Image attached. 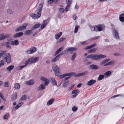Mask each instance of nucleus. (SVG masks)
Listing matches in <instances>:
<instances>
[{"instance_id":"nucleus-55","label":"nucleus","mask_w":124,"mask_h":124,"mask_svg":"<svg viewBox=\"0 0 124 124\" xmlns=\"http://www.w3.org/2000/svg\"><path fill=\"white\" fill-rule=\"evenodd\" d=\"M113 55H114L115 56H120L121 55V54H120L117 53H116L114 54H113Z\"/></svg>"},{"instance_id":"nucleus-34","label":"nucleus","mask_w":124,"mask_h":124,"mask_svg":"<svg viewBox=\"0 0 124 124\" xmlns=\"http://www.w3.org/2000/svg\"><path fill=\"white\" fill-rule=\"evenodd\" d=\"M14 88L16 89H18L20 88V85L18 83H16L15 84Z\"/></svg>"},{"instance_id":"nucleus-22","label":"nucleus","mask_w":124,"mask_h":124,"mask_svg":"<svg viewBox=\"0 0 124 124\" xmlns=\"http://www.w3.org/2000/svg\"><path fill=\"white\" fill-rule=\"evenodd\" d=\"M46 87L45 85L43 84H41L39 87L38 88V90L39 91L41 90H42L45 89Z\"/></svg>"},{"instance_id":"nucleus-50","label":"nucleus","mask_w":124,"mask_h":124,"mask_svg":"<svg viewBox=\"0 0 124 124\" xmlns=\"http://www.w3.org/2000/svg\"><path fill=\"white\" fill-rule=\"evenodd\" d=\"M70 78V77L69 76V77H66V78H65V79H63L62 80V82L60 84V85H61L63 81H66V80L69 79Z\"/></svg>"},{"instance_id":"nucleus-54","label":"nucleus","mask_w":124,"mask_h":124,"mask_svg":"<svg viewBox=\"0 0 124 124\" xmlns=\"http://www.w3.org/2000/svg\"><path fill=\"white\" fill-rule=\"evenodd\" d=\"M70 6L69 5H67V6L65 8V11L67 12L69 10V7Z\"/></svg>"},{"instance_id":"nucleus-18","label":"nucleus","mask_w":124,"mask_h":124,"mask_svg":"<svg viewBox=\"0 0 124 124\" xmlns=\"http://www.w3.org/2000/svg\"><path fill=\"white\" fill-rule=\"evenodd\" d=\"M64 48V46H62L61 47L59 48L56 51L54 55L56 56L60 52L62 51L63 49Z\"/></svg>"},{"instance_id":"nucleus-53","label":"nucleus","mask_w":124,"mask_h":124,"mask_svg":"<svg viewBox=\"0 0 124 124\" xmlns=\"http://www.w3.org/2000/svg\"><path fill=\"white\" fill-rule=\"evenodd\" d=\"M46 78L45 77L42 76L40 78V80L43 81H45V80H46Z\"/></svg>"},{"instance_id":"nucleus-32","label":"nucleus","mask_w":124,"mask_h":124,"mask_svg":"<svg viewBox=\"0 0 124 124\" xmlns=\"http://www.w3.org/2000/svg\"><path fill=\"white\" fill-rule=\"evenodd\" d=\"M104 78V76L103 75H100L98 78V80H101L102 79Z\"/></svg>"},{"instance_id":"nucleus-64","label":"nucleus","mask_w":124,"mask_h":124,"mask_svg":"<svg viewBox=\"0 0 124 124\" xmlns=\"http://www.w3.org/2000/svg\"><path fill=\"white\" fill-rule=\"evenodd\" d=\"M90 29L92 31H94V26L93 27L92 26L91 27Z\"/></svg>"},{"instance_id":"nucleus-30","label":"nucleus","mask_w":124,"mask_h":124,"mask_svg":"<svg viewBox=\"0 0 124 124\" xmlns=\"http://www.w3.org/2000/svg\"><path fill=\"white\" fill-rule=\"evenodd\" d=\"M64 83L63 84V86L64 87H66L67 86V85H68L69 83V81H64Z\"/></svg>"},{"instance_id":"nucleus-58","label":"nucleus","mask_w":124,"mask_h":124,"mask_svg":"<svg viewBox=\"0 0 124 124\" xmlns=\"http://www.w3.org/2000/svg\"><path fill=\"white\" fill-rule=\"evenodd\" d=\"M94 31H98V26H94Z\"/></svg>"},{"instance_id":"nucleus-1","label":"nucleus","mask_w":124,"mask_h":124,"mask_svg":"<svg viewBox=\"0 0 124 124\" xmlns=\"http://www.w3.org/2000/svg\"><path fill=\"white\" fill-rule=\"evenodd\" d=\"M43 5L42 4H40L34 14L32 13H30V15L33 19L39 17L41 15V11H42L43 7Z\"/></svg>"},{"instance_id":"nucleus-19","label":"nucleus","mask_w":124,"mask_h":124,"mask_svg":"<svg viewBox=\"0 0 124 124\" xmlns=\"http://www.w3.org/2000/svg\"><path fill=\"white\" fill-rule=\"evenodd\" d=\"M60 58V56L58 54L56 56L55 58H53L51 60V62H56Z\"/></svg>"},{"instance_id":"nucleus-37","label":"nucleus","mask_w":124,"mask_h":124,"mask_svg":"<svg viewBox=\"0 0 124 124\" xmlns=\"http://www.w3.org/2000/svg\"><path fill=\"white\" fill-rule=\"evenodd\" d=\"M97 49L94 48L92 49H90L88 51V52L89 53H92L93 52H95V51H96Z\"/></svg>"},{"instance_id":"nucleus-12","label":"nucleus","mask_w":124,"mask_h":124,"mask_svg":"<svg viewBox=\"0 0 124 124\" xmlns=\"http://www.w3.org/2000/svg\"><path fill=\"white\" fill-rule=\"evenodd\" d=\"M88 71H86L77 74L75 76V77H79L81 76H84L87 75L88 73Z\"/></svg>"},{"instance_id":"nucleus-35","label":"nucleus","mask_w":124,"mask_h":124,"mask_svg":"<svg viewBox=\"0 0 124 124\" xmlns=\"http://www.w3.org/2000/svg\"><path fill=\"white\" fill-rule=\"evenodd\" d=\"M76 53L75 52L72 55L71 58V59L72 61H73L75 59L76 56Z\"/></svg>"},{"instance_id":"nucleus-42","label":"nucleus","mask_w":124,"mask_h":124,"mask_svg":"<svg viewBox=\"0 0 124 124\" xmlns=\"http://www.w3.org/2000/svg\"><path fill=\"white\" fill-rule=\"evenodd\" d=\"M28 64V62L26 61L25 62V65H22L21 66H20V68L22 69L24 67H26Z\"/></svg>"},{"instance_id":"nucleus-43","label":"nucleus","mask_w":124,"mask_h":124,"mask_svg":"<svg viewBox=\"0 0 124 124\" xmlns=\"http://www.w3.org/2000/svg\"><path fill=\"white\" fill-rule=\"evenodd\" d=\"M78 25H76L75 26L74 32L75 33H76L78 31Z\"/></svg>"},{"instance_id":"nucleus-40","label":"nucleus","mask_w":124,"mask_h":124,"mask_svg":"<svg viewBox=\"0 0 124 124\" xmlns=\"http://www.w3.org/2000/svg\"><path fill=\"white\" fill-rule=\"evenodd\" d=\"M66 50L62 51L60 54H58V55L60 56H61L62 55L65 54H66Z\"/></svg>"},{"instance_id":"nucleus-13","label":"nucleus","mask_w":124,"mask_h":124,"mask_svg":"<svg viewBox=\"0 0 124 124\" xmlns=\"http://www.w3.org/2000/svg\"><path fill=\"white\" fill-rule=\"evenodd\" d=\"M2 46H6V48L9 49H11V47L10 46V43L8 42H4L2 44Z\"/></svg>"},{"instance_id":"nucleus-11","label":"nucleus","mask_w":124,"mask_h":124,"mask_svg":"<svg viewBox=\"0 0 124 124\" xmlns=\"http://www.w3.org/2000/svg\"><path fill=\"white\" fill-rule=\"evenodd\" d=\"M17 96V93L15 92L12 94L11 97V101H13L16 99Z\"/></svg>"},{"instance_id":"nucleus-20","label":"nucleus","mask_w":124,"mask_h":124,"mask_svg":"<svg viewBox=\"0 0 124 124\" xmlns=\"http://www.w3.org/2000/svg\"><path fill=\"white\" fill-rule=\"evenodd\" d=\"M10 43L11 45H16L19 44L18 41L17 40L14 41H11Z\"/></svg>"},{"instance_id":"nucleus-9","label":"nucleus","mask_w":124,"mask_h":124,"mask_svg":"<svg viewBox=\"0 0 124 124\" xmlns=\"http://www.w3.org/2000/svg\"><path fill=\"white\" fill-rule=\"evenodd\" d=\"M37 50L36 48L35 47H33L32 48H30L29 50H27V53L29 54H32L35 52Z\"/></svg>"},{"instance_id":"nucleus-14","label":"nucleus","mask_w":124,"mask_h":124,"mask_svg":"<svg viewBox=\"0 0 124 124\" xmlns=\"http://www.w3.org/2000/svg\"><path fill=\"white\" fill-rule=\"evenodd\" d=\"M35 81L33 80H30L29 81H26L25 83L27 85H31L34 84Z\"/></svg>"},{"instance_id":"nucleus-7","label":"nucleus","mask_w":124,"mask_h":124,"mask_svg":"<svg viewBox=\"0 0 124 124\" xmlns=\"http://www.w3.org/2000/svg\"><path fill=\"white\" fill-rule=\"evenodd\" d=\"M112 34L116 39L117 40L119 39V34L117 30H114L112 31Z\"/></svg>"},{"instance_id":"nucleus-33","label":"nucleus","mask_w":124,"mask_h":124,"mask_svg":"<svg viewBox=\"0 0 124 124\" xmlns=\"http://www.w3.org/2000/svg\"><path fill=\"white\" fill-rule=\"evenodd\" d=\"M23 102H21L20 103L18 104L16 106L15 108V109H18L22 105V104H23Z\"/></svg>"},{"instance_id":"nucleus-51","label":"nucleus","mask_w":124,"mask_h":124,"mask_svg":"<svg viewBox=\"0 0 124 124\" xmlns=\"http://www.w3.org/2000/svg\"><path fill=\"white\" fill-rule=\"evenodd\" d=\"M26 99V95H24L21 98V100H24Z\"/></svg>"},{"instance_id":"nucleus-44","label":"nucleus","mask_w":124,"mask_h":124,"mask_svg":"<svg viewBox=\"0 0 124 124\" xmlns=\"http://www.w3.org/2000/svg\"><path fill=\"white\" fill-rule=\"evenodd\" d=\"M8 114H6L4 116L3 118L5 120L7 119L8 118Z\"/></svg>"},{"instance_id":"nucleus-46","label":"nucleus","mask_w":124,"mask_h":124,"mask_svg":"<svg viewBox=\"0 0 124 124\" xmlns=\"http://www.w3.org/2000/svg\"><path fill=\"white\" fill-rule=\"evenodd\" d=\"M1 36V37L0 38V40H3L5 39V35L4 34H2Z\"/></svg>"},{"instance_id":"nucleus-61","label":"nucleus","mask_w":124,"mask_h":124,"mask_svg":"<svg viewBox=\"0 0 124 124\" xmlns=\"http://www.w3.org/2000/svg\"><path fill=\"white\" fill-rule=\"evenodd\" d=\"M10 35L9 34H6L5 35V38H7L9 37L10 36Z\"/></svg>"},{"instance_id":"nucleus-29","label":"nucleus","mask_w":124,"mask_h":124,"mask_svg":"<svg viewBox=\"0 0 124 124\" xmlns=\"http://www.w3.org/2000/svg\"><path fill=\"white\" fill-rule=\"evenodd\" d=\"M114 63V62L113 61H111L104 64V66H106L110 65L113 64Z\"/></svg>"},{"instance_id":"nucleus-63","label":"nucleus","mask_w":124,"mask_h":124,"mask_svg":"<svg viewBox=\"0 0 124 124\" xmlns=\"http://www.w3.org/2000/svg\"><path fill=\"white\" fill-rule=\"evenodd\" d=\"M78 6H77V4H76V5H75V9L76 10H77L78 9Z\"/></svg>"},{"instance_id":"nucleus-17","label":"nucleus","mask_w":124,"mask_h":124,"mask_svg":"<svg viewBox=\"0 0 124 124\" xmlns=\"http://www.w3.org/2000/svg\"><path fill=\"white\" fill-rule=\"evenodd\" d=\"M90 67L93 70H97L99 68V67L97 65L94 64L91 65Z\"/></svg>"},{"instance_id":"nucleus-26","label":"nucleus","mask_w":124,"mask_h":124,"mask_svg":"<svg viewBox=\"0 0 124 124\" xmlns=\"http://www.w3.org/2000/svg\"><path fill=\"white\" fill-rule=\"evenodd\" d=\"M43 23L41 24V28L42 29L44 28L47 24V21L46 20L44 21Z\"/></svg>"},{"instance_id":"nucleus-3","label":"nucleus","mask_w":124,"mask_h":124,"mask_svg":"<svg viewBox=\"0 0 124 124\" xmlns=\"http://www.w3.org/2000/svg\"><path fill=\"white\" fill-rule=\"evenodd\" d=\"M53 69L54 72L55 76L59 77L61 75V72L60 71V69L58 66L56 65H54L52 68Z\"/></svg>"},{"instance_id":"nucleus-10","label":"nucleus","mask_w":124,"mask_h":124,"mask_svg":"<svg viewBox=\"0 0 124 124\" xmlns=\"http://www.w3.org/2000/svg\"><path fill=\"white\" fill-rule=\"evenodd\" d=\"M78 50V49L77 48L73 47H69L66 48V51L67 52H68L70 51H75Z\"/></svg>"},{"instance_id":"nucleus-2","label":"nucleus","mask_w":124,"mask_h":124,"mask_svg":"<svg viewBox=\"0 0 124 124\" xmlns=\"http://www.w3.org/2000/svg\"><path fill=\"white\" fill-rule=\"evenodd\" d=\"M106 57L105 55L102 54H96L94 55L91 54L87 56L86 58H87L92 59L94 60H101L102 58H104Z\"/></svg>"},{"instance_id":"nucleus-39","label":"nucleus","mask_w":124,"mask_h":124,"mask_svg":"<svg viewBox=\"0 0 124 124\" xmlns=\"http://www.w3.org/2000/svg\"><path fill=\"white\" fill-rule=\"evenodd\" d=\"M72 0H67L66 3L67 5L70 6Z\"/></svg>"},{"instance_id":"nucleus-21","label":"nucleus","mask_w":124,"mask_h":124,"mask_svg":"<svg viewBox=\"0 0 124 124\" xmlns=\"http://www.w3.org/2000/svg\"><path fill=\"white\" fill-rule=\"evenodd\" d=\"M97 26L99 31H101L105 27L103 25H98Z\"/></svg>"},{"instance_id":"nucleus-62","label":"nucleus","mask_w":124,"mask_h":124,"mask_svg":"<svg viewBox=\"0 0 124 124\" xmlns=\"http://www.w3.org/2000/svg\"><path fill=\"white\" fill-rule=\"evenodd\" d=\"M73 19L75 20L76 19L77 16L76 15H74L73 16Z\"/></svg>"},{"instance_id":"nucleus-25","label":"nucleus","mask_w":124,"mask_h":124,"mask_svg":"<svg viewBox=\"0 0 124 124\" xmlns=\"http://www.w3.org/2000/svg\"><path fill=\"white\" fill-rule=\"evenodd\" d=\"M51 79L52 84L54 85L57 86V84L55 79L54 78H51Z\"/></svg>"},{"instance_id":"nucleus-15","label":"nucleus","mask_w":124,"mask_h":124,"mask_svg":"<svg viewBox=\"0 0 124 124\" xmlns=\"http://www.w3.org/2000/svg\"><path fill=\"white\" fill-rule=\"evenodd\" d=\"M23 34V33L22 32H18L16 33L14 36L13 37L14 38H16L22 36Z\"/></svg>"},{"instance_id":"nucleus-47","label":"nucleus","mask_w":124,"mask_h":124,"mask_svg":"<svg viewBox=\"0 0 124 124\" xmlns=\"http://www.w3.org/2000/svg\"><path fill=\"white\" fill-rule=\"evenodd\" d=\"M111 73V72L110 71H108L106 72L105 73V75L107 76H109Z\"/></svg>"},{"instance_id":"nucleus-52","label":"nucleus","mask_w":124,"mask_h":124,"mask_svg":"<svg viewBox=\"0 0 124 124\" xmlns=\"http://www.w3.org/2000/svg\"><path fill=\"white\" fill-rule=\"evenodd\" d=\"M59 10L62 13H63L64 11V9L63 8H59Z\"/></svg>"},{"instance_id":"nucleus-56","label":"nucleus","mask_w":124,"mask_h":124,"mask_svg":"<svg viewBox=\"0 0 124 124\" xmlns=\"http://www.w3.org/2000/svg\"><path fill=\"white\" fill-rule=\"evenodd\" d=\"M66 38H62L59 39V41L60 42H61L62 41L64 40Z\"/></svg>"},{"instance_id":"nucleus-45","label":"nucleus","mask_w":124,"mask_h":124,"mask_svg":"<svg viewBox=\"0 0 124 124\" xmlns=\"http://www.w3.org/2000/svg\"><path fill=\"white\" fill-rule=\"evenodd\" d=\"M34 26L36 29L39 27L40 26V24L39 23H38L35 24Z\"/></svg>"},{"instance_id":"nucleus-5","label":"nucleus","mask_w":124,"mask_h":124,"mask_svg":"<svg viewBox=\"0 0 124 124\" xmlns=\"http://www.w3.org/2000/svg\"><path fill=\"white\" fill-rule=\"evenodd\" d=\"M28 25V24L25 23L23 25L15 29L16 32L20 31L25 29L26 28V26Z\"/></svg>"},{"instance_id":"nucleus-8","label":"nucleus","mask_w":124,"mask_h":124,"mask_svg":"<svg viewBox=\"0 0 124 124\" xmlns=\"http://www.w3.org/2000/svg\"><path fill=\"white\" fill-rule=\"evenodd\" d=\"M79 92V90L78 89H76L73 90L72 91L71 93L72 94H74L71 96V98H74L75 97L78 95Z\"/></svg>"},{"instance_id":"nucleus-31","label":"nucleus","mask_w":124,"mask_h":124,"mask_svg":"<svg viewBox=\"0 0 124 124\" xmlns=\"http://www.w3.org/2000/svg\"><path fill=\"white\" fill-rule=\"evenodd\" d=\"M31 32V30H28L25 31V34L26 35H30L33 33V32Z\"/></svg>"},{"instance_id":"nucleus-4","label":"nucleus","mask_w":124,"mask_h":124,"mask_svg":"<svg viewBox=\"0 0 124 124\" xmlns=\"http://www.w3.org/2000/svg\"><path fill=\"white\" fill-rule=\"evenodd\" d=\"M11 55L10 54L7 53L4 55L3 57L4 60L7 63H10L11 61Z\"/></svg>"},{"instance_id":"nucleus-49","label":"nucleus","mask_w":124,"mask_h":124,"mask_svg":"<svg viewBox=\"0 0 124 124\" xmlns=\"http://www.w3.org/2000/svg\"><path fill=\"white\" fill-rule=\"evenodd\" d=\"M78 108L75 106H74L72 108V110L73 111H76L78 109Z\"/></svg>"},{"instance_id":"nucleus-23","label":"nucleus","mask_w":124,"mask_h":124,"mask_svg":"<svg viewBox=\"0 0 124 124\" xmlns=\"http://www.w3.org/2000/svg\"><path fill=\"white\" fill-rule=\"evenodd\" d=\"M54 100L55 99L54 98L50 99L47 102V106H49L52 104L54 101Z\"/></svg>"},{"instance_id":"nucleus-57","label":"nucleus","mask_w":124,"mask_h":124,"mask_svg":"<svg viewBox=\"0 0 124 124\" xmlns=\"http://www.w3.org/2000/svg\"><path fill=\"white\" fill-rule=\"evenodd\" d=\"M54 0H48V2L49 4H51L54 1Z\"/></svg>"},{"instance_id":"nucleus-41","label":"nucleus","mask_w":124,"mask_h":124,"mask_svg":"<svg viewBox=\"0 0 124 124\" xmlns=\"http://www.w3.org/2000/svg\"><path fill=\"white\" fill-rule=\"evenodd\" d=\"M70 73V76L69 77H70L71 76H75H75L76 75V73L74 72H70L69 73Z\"/></svg>"},{"instance_id":"nucleus-28","label":"nucleus","mask_w":124,"mask_h":124,"mask_svg":"<svg viewBox=\"0 0 124 124\" xmlns=\"http://www.w3.org/2000/svg\"><path fill=\"white\" fill-rule=\"evenodd\" d=\"M62 32H60V33L57 34L55 35V39H59L62 35Z\"/></svg>"},{"instance_id":"nucleus-6","label":"nucleus","mask_w":124,"mask_h":124,"mask_svg":"<svg viewBox=\"0 0 124 124\" xmlns=\"http://www.w3.org/2000/svg\"><path fill=\"white\" fill-rule=\"evenodd\" d=\"M39 59V57H37L35 58L32 57L26 61L28 62V64L29 62H30L31 63H33L38 61Z\"/></svg>"},{"instance_id":"nucleus-16","label":"nucleus","mask_w":124,"mask_h":124,"mask_svg":"<svg viewBox=\"0 0 124 124\" xmlns=\"http://www.w3.org/2000/svg\"><path fill=\"white\" fill-rule=\"evenodd\" d=\"M96 81L95 80L91 79L87 83V85L89 86H91L94 84Z\"/></svg>"},{"instance_id":"nucleus-48","label":"nucleus","mask_w":124,"mask_h":124,"mask_svg":"<svg viewBox=\"0 0 124 124\" xmlns=\"http://www.w3.org/2000/svg\"><path fill=\"white\" fill-rule=\"evenodd\" d=\"M9 82H5L4 84L5 87H9Z\"/></svg>"},{"instance_id":"nucleus-27","label":"nucleus","mask_w":124,"mask_h":124,"mask_svg":"<svg viewBox=\"0 0 124 124\" xmlns=\"http://www.w3.org/2000/svg\"><path fill=\"white\" fill-rule=\"evenodd\" d=\"M119 19L121 22L124 21V14H121L119 16Z\"/></svg>"},{"instance_id":"nucleus-60","label":"nucleus","mask_w":124,"mask_h":124,"mask_svg":"<svg viewBox=\"0 0 124 124\" xmlns=\"http://www.w3.org/2000/svg\"><path fill=\"white\" fill-rule=\"evenodd\" d=\"M97 45V44L96 43H95L91 45L90 47L91 48L94 47V46H96Z\"/></svg>"},{"instance_id":"nucleus-24","label":"nucleus","mask_w":124,"mask_h":124,"mask_svg":"<svg viewBox=\"0 0 124 124\" xmlns=\"http://www.w3.org/2000/svg\"><path fill=\"white\" fill-rule=\"evenodd\" d=\"M110 60L109 59H108L106 60H103L100 63V64L101 65H102L103 64L106 63Z\"/></svg>"},{"instance_id":"nucleus-36","label":"nucleus","mask_w":124,"mask_h":124,"mask_svg":"<svg viewBox=\"0 0 124 124\" xmlns=\"http://www.w3.org/2000/svg\"><path fill=\"white\" fill-rule=\"evenodd\" d=\"M14 65H11L8 67L7 68V69L9 71H10L12 70L14 68Z\"/></svg>"},{"instance_id":"nucleus-38","label":"nucleus","mask_w":124,"mask_h":124,"mask_svg":"<svg viewBox=\"0 0 124 124\" xmlns=\"http://www.w3.org/2000/svg\"><path fill=\"white\" fill-rule=\"evenodd\" d=\"M44 82L45 85L46 86H47L49 83V80L48 79H46V80H45Z\"/></svg>"},{"instance_id":"nucleus-59","label":"nucleus","mask_w":124,"mask_h":124,"mask_svg":"<svg viewBox=\"0 0 124 124\" xmlns=\"http://www.w3.org/2000/svg\"><path fill=\"white\" fill-rule=\"evenodd\" d=\"M59 77H60V78H62L65 77L66 76L65 75V74H64L62 75H61L60 76H59Z\"/></svg>"}]
</instances>
